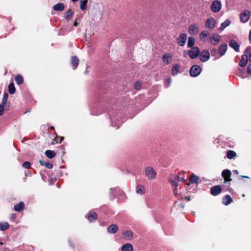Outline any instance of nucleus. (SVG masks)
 Wrapping results in <instances>:
<instances>
[{
    "label": "nucleus",
    "instance_id": "nucleus-56",
    "mask_svg": "<svg viewBox=\"0 0 251 251\" xmlns=\"http://www.w3.org/2000/svg\"><path fill=\"white\" fill-rule=\"evenodd\" d=\"M233 173H235V170H233Z\"/></svg>",
    "mask_w": 251,
    "mask_h": 251
},
{
    "label": "nucleus",
    "instance_id": "nucleus-3",
    "mask_svg": "<svg viewBox=\"0 0 251 251\" xmlns=\"http://www.w3.org/2000/svg\"><path fill=\"white\" fill-rule=\"evenodd\" d=\"M145 173L146 176H147L149 179H154L156 177V172L152 167H147L145 170Z\"/></svg>",
    "mask_w": 251,
    "mask_h": 251
},
{
    "label": "nucleus",
    "instance_id": "nucleus-22",
    "mask_svg": "<svg viewBox=\"0 0 251 251\" xmlns=\"http://www.w3.org/2000/svg\"><path fill=\"white\" fill-rule=\"evenodd\" d=\"M133 247L130 243H126L121 247V251H133Z\"/></svg>",
    "mask_w": 251,
    "mask_h": 251
},
{
    "label": "nucleus",
    "instance_id": "nucleus-15",
    "mask_svg": "<svg viewBox=\"0 0 251 251\" xmlns=\"http://www.w3.org/2000/svg\"><path fill=\"white\" fill-rule=\"evenodd\" d=\"M162 61L166 64H169L172 61V56L169 53H166L162 55Z\"/></svg>",
    "mask_w": 251,
    "mask_h": 251
},
{
    "label": "nucleus",
    "instance_id": "nucleus-24",
    "mask_svg": "<svg viewBox=\"0 0 251 251\" xmlns=\"http://www.w3.org/2000/svg\"><path fill=\"white\" fill-rule=\"evenodd\" d=\"M64 4L62 3H57L55 4L53 7V10L56 11H62L64 9Z\"/></svg>",
    "mask_w": 251,
    "mask_h": 251
},
{
    "label": "nucleus",
    "instance_id": "nucleus-9",
    "mask_svg": "<svg viewBox=\"0 0 251 251\" xmlns=\"http://www.w3.org/2000/svg\"><path fill=\"white\" fill-rule=\"evenodd\" d=\"M222 191L221 185H217L212 187L210 189V193L212 195L216 196L220 194Z\"/></svg>",
    "mask_w": 251,
    "mask_h": 251
},
{
    "label": "nucleus",
    "instance_id": "nucleus-17",
    "mask_svg": "<svg viewBox=\"0 0 251 251\" xmlns=\"http://www.w3.org/2000/svg\"><path fill=\"white\" fill-rule=\"evenodd\" d=\"M118 226L117 225L112 224L107 227V231L109 233L114 234L118 231Z\"/></svg>",
    "mask_w": 251,
    "mask_h": 251
},
{
    "label": "nucleus",
    "instance_id": "nucleus-18",
    "mask_svg": "<svg viewBox=\"0 0 251 251\" xmlns=\"http://www.w3.org/2000/svg\"><path fill=\"white\" fill-rule=\"evenodd\" d=\"M174 177L173 179L171 177L169 178V182L171 183V185L175 187H177L178 185V181L179 180V176H173Z\"/></svg>",
    "mask_w": 251,
    "mask_h": 251
},
{
    "label": "nucleus",
    "instance_id": "nucleus-47",
    "mask_svg": "<svg viewBox=\"0 0 251 251\" xmlns=\"http://www.w3.org/2000/svg\"><path fill=\"white\" fill-rule=\"evenodd\" d=\"M174 194L176 196L177 194V187H175L174 189Z\"/></svg>",
    "mask_w": 251,
    "mask_h": 251
},
{
    "label": "nucleus",
    "instance_id": "nucleus-16",
    "mask_svg": "<svg viewBox=\"0 0 251 251\" xmlns=\"http://www.w3.org/2000/svg\"><path fill=\"white\" fill-rule=\"evenodd\" d=\"M188 31L191 35L196 34L199 32V27L195 24H192L189 26Z\"/></svg>",
    "mask_w": 251,
    "mask_h": 251
},
{
    "label": "nucleus",
    "instance_id": "nucleus-39",
    "mask_svg": "<svg viewBox=\"0 0 251 251\" xmlns=\"http://www.w3.org/2000/svg\"><path fill=\"white\" fill-rule=\"evenodd\" d=\"M8 98V94L7 93H4L3 94V98H2V102H1V104H2V105H6L7 101Z\"/></svg>",
    "mask_w": 251,
    "mask_h": 251
},
{
    "label": "nucleus",
    "instance_id": "nucleus-14",
    "mask_svg": "<svg viewBox=\"0 0 251 251\" xmlns=\"http://www.w3.org/2000/svg\"><path fill=\"white\" fill-rule=\"evenodd\" d=\"M86 217L90 222L96 221L98 218L97 213L92 211H89Z\"/></svg>",
    "mask_w": 251,
    "mask_h": 251
},
{
    "label": "nucleus",
    "instance_id": "nucleus-51",
    "mask_svg": "<svg viewBox=\"0 0 251 251\" xmlns=\"http://www.w3.org/2000/svg\"><path fill=\"white\" fill-rule=\"evenodd\" d=\"M249 39H250V40L251 41V30L250 32Z\"/></svg>",
    "mask_w": 251,
    "mask_h": 251
},
{
    "label": "nucleus",
    "instance_id": "nucleus-13",
    "mask_svg": "<svg viewBox=\"0 0 251 251\" xmlns=\"http://www.w3.org/2000/svg\"><path fill=\"white\" fill-rule=\"evenodd\" d=\"M187 35L185 33H181L177 39L178 44L180 46L183 47L185 45Z\"/></svg>",
    "mask_w": 251,
    "mask_h": 251
},
{
    "label": "nucleus",
    "instance_id": "nucleus-30",
    "mask_svg": "<svg viewBox=\"0 0 251 251\" xmlns=\"http://www.w3.org/2000/svg\"><path fill=\"white\" fill-rule=\"evenodd\" d=\"M199 180V178L198 176L194 174L191 175L189 178V181L191 183H197Z\"/></svg>",
    "mask_w": 251,
    "mask_h": 251
},
{
    "label": "nucleus",
    "instance_id": "nucleus-5",
    "mask_svg": "<svg viewBox=\"0 0 251 251\" xmlns=\"http://www.w3.org/2000/svg\"><path fill=\"white\" fill-rule=\"evenodd\" d=\"M251 16V12L250 11L246 10L243 11L240 16V21L245 23L247 22Z\"/></svg>",
    "mask_w": 251,
    "mask_h": 251
},
{
    "label": "nucleus",
    "instance_id": "nucleus-8",
    "mask_svg": "<svg viewBox=\"0 0 251 251\" xmlns=\"http://www.w3.org/2000/svg\"><path fill=\"white\" fill-rule=\"evenodd\" d=\"M231 172L228 169H226L223 171L222 176L224 178V183L230 181L232 179L230 178Z\"/></svg>",
    "mask_w": 251,
    "mask_h": 251
},
{
    "label": "nucleus",
    "instance_id": "nucleus-48",
    "mask_svg": "<svg viewBox=\"0 0 251 251\" xmlns=\"http://www.w3.org/2000/svg\"><path fill=\"white\" fill-rule=\"evenodd\" d=\"M39 163H40V164L41 165H42V166L45 165V162H44L43 160H39Z\"/></svg>",
    "mask_w": 251,
    "mask_h": 251
},
{
    "label": "nucleus",
    "instance_id": "nucleus-52",
    "mask_svg": "<svg viewBox=\"0 0 251 251\" xmlns=\"http://www.w3.org/2000/svg\"><path fill=\"white\" fill-rule=\"evenodd\" d=\"M185 199L187 201H190V198L189 197H185Z\"/></svg>",
    "mask_w": 251,
    "mask_h": 251
},
{
    "label": "nucleus",
    "instance_id": "nucleus-41",
    "mask_svg": "<svg viewBox=\"0 0 251 251\" xmlns=\"http://www.w3.org/2000/svg\"><path fill=\"white\" fill-rule=\"evenodd\" d=\"M31 163L29 162L25 161L23 163L22 166L25 169H29L30 168Z\"/></svg>",
    "mask_w": 251,
    "mask_h": 251
},
{
    "label": "nucleus",
    "instance_id": "nucleus-29",
    "mask_svg": "<svg viewBox=\"0 0 251 251\" xmlns=\"http://www.w3.org/2000/svg\"><path fill=\"white\" fill-rule=\"evenodd\" d=\"M15 81L16 83L20 85L24 83L23 77L20 75H17L15 77Z\"/></svg>",
    "mask_w": 251,
    "mask_h": 251
},
{
    "label": "nucleus",
    "instance_id": "nucleus-21",
    "mask_svg": "<svg viewBox=\"0 0 251 251\" xmlns=\"http://www.w3.org/2000/svg\"><path fill=\"white\" fill-rule=\"evenodd\" d=\"M79 59L76 56H74L71 57V65L74 70H75L79 64Z\"/></svg>",
    "mask_w": 251,
    "mask_h": 251
},
{
    "label": "nucleus",
    "instance_id": "nucleus-31",
    "mask_svg": "<svg viewBox=\"0 0 251 251\" xmlns=\"http://www.w3.org/2000/svg\"><path fill=\"white\" fill-rule=\"evenodd\" d=\"M230 24V21L228 19H226L224 23H223L219 29L221 31H223L226 27L228 26Z\"/></svg>",
    "mask_w": 251,
    "mask_h": 251
},
{
    "label": "nucleus",
    "instance_id": "nucleus-44",
    "mask_svg": "<svg viewBox=\"0 0 251 251\" xmlns=\"http://www.w3.org/2000/svg\"><path fill=\"white\" fill-rule=\"evenodd\" d=\"M4 105H2V104H0V116L2 115L4 112Z\"/></svg>",
    "mask_w": 251,
    "mask_h": 251
},
{
    "label": "nucleus",
    "instance_id": "nucleus-20",
    "mask_svg": "<svg viewBox=\"0 0 251 251\" xmlns=\"http://www.w3.org/2000/svg\"><path fill=\"white\" fill-rule=\"evenodd\" d=\"M227 49V46L226 44H222L219 47L218 49V53L221 56H223L225 54Z\"/></svg>",
    "mask_w": 251,
    "mask_h": 251
},
{
    "label": "nucleus",
    "instance_id": "nucleus-36",
    "mask_svg": "<svg viewBox=\"0 0 251 251\" xmlns=\"http://www.w3.org/2000/svg\"><path fill=\"white\" fill-rule=\"evenodd\" d=\"M87 0H81L80 2V8L82 10H85L87 7Z\"/></svg>",
    "mask_w": 251,
    "mask_h": 251
},
{
    "label": "nucleus",
    "instance_id": "nucleus-32",
    "mask_svg": "<svg viewBox=\"0 0 251 251\" xmlns=\"http://www.w3.org/2000/svg\"><path fill=\"white\" fill-rule=\"evenodd\" d=\"M180 65L179 64L175 65L172 69V75H176L179 72Z\"/></svg>",
    "mask_w": 251,
    "mask_h": 251
},
{
    "label": "nucleus",
    "instance_id": "nucleus-1",
    "mask_svg": "<svg viewBox=\"0 0 251 251\" xmlns=\"http://www.w3.org/2000/svg\"><path fill=\"white\" fill-rule=\"evenodd\" d=\"M251 49L250 48L246 49L244 54L242 56L241 59L239 62V65L241 67H245L248 61V54L250 52Z\"/></svg>",
    "mask_w": 251,
    "mask_h": 251
},
{
    "label": "nucleus",
    "instance_id": "nucleus-25",
    "mask_svg": "<svg viewBox=\"0 0 251 251\" xmlns=\"http://www.w3.org/2000/svg\"><path fill=\"white\" fill-rule=\"evenodd\" d=\"M136 192L137 194L143 195L145 193V187L142 185H138L136 187Z\"/></svg>",
    "mask_w": 251,
    "mask_h": 251
},
{
    "label": "nucleus",
    "instance_id": "nucleus-43",
    "mask_svg": "<svg viewBox=\"0 0 251 251\" xmlns=\"http://www.w3.org/2000/svg\"><path fill=\"white\" fill-rule=\"evenodd\" d=\"M45 166H46V167L47 168L50 169H52L53 167V165L49 162H45Z\"/></svg>",
    "mask_w": 251,
    "mask_h": 251
},
{
    "label": "nucleus",
    "instance_id": "nucleus-53",
    "mask_svg": "<svg viewBox=\"0 0 251 251\" xmlns=\"http://www.w3.org/2000/svg\"><path fill=\"white\" fill-rule=\"evenodd\" d=\"M50 129H51V130H54V126H50Z\"/></svg>",
    "mask_w": 251,
    "mask_h": 251
},
{
    "label": "nucleus",
    "instance_id": "nucleus-12",
    "mask_svg": "<svg viewBox=\"0 0 251 251\" xmlns=\"http://www.w3.org/2000/svg\"><path fill=\"white\" fill-rule=\"evenodd\" d=\"M210 33L207 30L202 31L200 35V38L201 41L205 42L207 41L210 37Z\"/></svg>",
    "mask_w": 251,
    "mask_h": 251
},
{
    "label": "nucleus",
    "instance_id": "nucleus-34",
    "mask_svg": "<svg viewBox=\"0 0 251 251\" xmlns=\"http://www.w3.org/2000/svg\"><path fill=\"white\" fill-rule=\"evenodd\" d=\"M195 39L193 37H189L188 38V41L187 44V46L189 48H193L194 47V45L195 44Z\"/></svg>",
    "mask_w": 251,
    "mask_h": 251
},
{
    "label": "nucleus",
    "instance_id": "nucleus-49",
    "mask_svg": "<svg viewBox=\"0 0 251 251\" xmlns=\"http://www.w3.org/2000/svg\"><path fill=\"white\" fill-rule=\"evenodd\" d=\"M73 25L75 26H77L78 25V23L76 21H75Z\"/></svg>",
    "mask_w": 251,
    "mask_h": 251
},
{
    "label": "nucleus",
    "instance_id": "nucleus-2",
    "mask_svg": "<svg viewBox=\"0 0 251 251\" xmlns=\"http://www.w3.org/2000/svg\"><path fill=\"white\" fill-rule=\"evenodd\" d=\"M201 71V68L198 65H193L190 70V75L192 77H197Z\"/></svg>",
    "mask_w": 251,
    "mask_h": 251
},
{
    "label": "nucleus",
    "instance_id": "nucleus-42",
    "mask_svg": "<svg viewBox=\"0 0 251 251\" xmlns=\"http://www.w3.org/2000/svg\"><path fill=\"white\" fill-rule=\"evenodd\" d=\"M229 46L235 50V41L232 40L229 44Z\"/></svg>",
    "mask_w": 251,
    "mask_h": 251
},
{
    "label": "nucleus",
    "instance_id": "nucleus-40",
    "mask_svg": "<svg viewBox=\"0 0 251 251\" xmlns=\"http://www.w3.org/2000/svg\"><path fill=\"white\" fill-rule=\"evenodd\" d=\"M142 82L140 81H137L134 84V89L136 90H140L141 88Z\"/></svg>",
    "mask_w": 251,
    "mask_h": 251
},
{
    "label": "nucleus",
    "instance_id": "nucleus-46",
    "mask_svg": "<svg viewBox=\"0 0 251 251\" xmlns=\"http://www.w3.org/2000/svg\"><path fill=\"white\" fill-rule=\"evenodd\" d=\"M210 52L212 56H215L217 54V51L216 49H213L210 50Z\"/></svg>",
    "mask_w": 251,
    "mask_h": 251
},
{
    "label": "nucleus",
    "instance_id": "nucleus-7",
    "mask_svg": "<svg viewBox=\"0 0 251 251\" xmlns=\"http://www.w3.org/2000/svg\"><path fill=\"white\" fill-rule=\"evenodd\" d=\"M188 53L191 59H195L200 54V49L198 47H193L192 50H189Z\"/></svg>",
    "mask_w": 251,
    "mask_h": 251
},
{
    "label": "nucleus",
    "instance_id": "nucleus-54",
    "mask_svg": "<svg viewBox=\"0 0 251 251\" xmlns=\"http://www.w3.org/2000/svg\"><path fill=\"white\" fill-rule=\"evenodd\" d=\"M167 81H168V83H170V82H171V79H168V80H167Z\"/></svg>",
    "mask_w": 251,
    "mask_h": 251
},
{
    "label": "nucleus",
    "instance_id": "nucleus-4",
    "mask_svg": "<svg viewBox=\"0 0 251 251\" xmlns=\"http://www.w3.org/2000/svg\"><path fill=\"white\" fill-rule=\"evenodd\" d=\"M222 8L221 2L217 0L212 2L211 5V10L214 13L219 12Z\"/></svg>",
    "mask_w": 251,
    "mask_h": 251
},
{
    "label": "nucleus",
    "instance_id": "nucleus-26",
    "mask_svg": "<svg viewBox=\"0 0 251 251\" xmlns=\"http://www.w3.org/2000/svg\"><path fill=\"white\" fill-rule=\"evenodd\" d=\"M124 237L128 240H131L133 237V232L131 230H127L123 233Z\"/></svg>",
    "mask_w": 251,
    "mask_h": 251
},
{
    "label": "nucleus",
    "instance_id": "nucleus-38",
    "mask_svg": "<svg viewBox=\"0 0 251 251\" xmlns=\"http://www.w3.org/2000/svg\"><path fill=\"white\" fill-rule=\"evenodd\" d=\"M226 156L228 159H231L235 156V152L233 151L229 150L226 152Z\"/></svg>",
    "mask_w": 251,
    "mask_h": 251
},
{
    "label": "nucleus",
    "instance_id": "nucleus-33",
    "mask_svg": "<svg viewBox=\"0 0 251 251\" xmlns=\"http://www.w3.org/2000/svg\"><path fill=\"white\" fill-rule=\"evenodd\" d=\"M8 92L10 94H13L16 91V89L13 82H10L8 85Z\"/></svg>",
    "mask_w": 251,
    "mask_h": 251
},
{
    "label": "nucleus",
    "instance_id": "nucleus-10",
    "mask_svg": "<svg viewBox=\"0 0 251 251\" xmlns=\"http://www.w3.org/2000/svg\"><path fill=\"white\" fill-rule=\"evenodd\" d=\"M216 21L213 17L207 19L205 22V26L209 29H213L215 26Z\"/></svg>",
    "mask_w": 251,
    "mask_h": 251
},
{
    "label": "nucleus",
    "instance_id": "nucleus-23",
    "mask_svg": "<svg viewBox=\"0 0 251 251\" xmlns=\"http://www.w3.org/2000/svg\"><path fill=\"white\" fill-rule=\"evenodd\" d=\"M25 208V203L21 201L19 203L15 204L14 207V209L16 211L21 212Z\"/></svg>",
    "mask_w": 251,
    "mask_h": 251
},
{
    "label": "nucleus",
    "instance_id": "nucleus-57",
    "mask_svg": "<svg viewBox=\"0 0 251 251\" xmlns=\"http://www.w3.org/2000/svg\"><path fill=\"white\" fill-rule=\"evenodd\" d=\"M242 177H247V176H243Z\"/></svg>",
    "mask_w": 251,
    "mask_h": 251
},
{
    "label": "nucleus",
    "instance_id": "nucleus-28",
    "mask_svg": "<svg viewBox=\"0 0 251 251\" xmlns=\"http://www.w3.org/2000/svg\"><path fill=\"white\" fill-rule=\"evenodd\" d=\"M45 153L46 156L50 159L54 158L56 155L55 152L51 150H47Z\"/></svg>",
    "mask_w": 251,
    "mask_h": 251
},
{
    "label": "nucleus",
    "instance_id": "nucleus-6",
    "mask_svg": "<svg viewBox=\"0 0 251 251\" xmlns=\"http://www.w3.org/2000/svg\"><path fill=\"white\" fill-rule=\"evenodd\" d=\"M200 59L201 62H204L207 61L210 58V52L207 50H202L201 53H200Z\"/></svg>",
    "mask_w": 251,
    "mask_h": 251
},
{
    "label": "nucleus",
    "instance_id": "nucleus-35",
    "mask_svg": "<svg viewBox=\"0 0 251 251\" xmlns=\"http://www.w3.org/2000/svg\"><path fill=\"white\" fill-rule=\"evenodd\" d=\"M9 227V225L8 223H0V230L4 231L7 230Z\"/></svg>",
    "mask_w": 251,
    "mask_h": 251
},
{
    "label": "nucleus",
    "instance_id": "nucleus-11",
    "mask_svg": "<svg viewBox=\"0 0 251 251\" xmlns=\"http://www.w3.org/2000/svg\"><path fill=\"white\" fill-rule=\"evenodd\" d=\"M220 38L221 37L219 34L214 33L210 38V43L214 46L217 45L219 43Z\"/></svg>",
    "mask_w": 251,
    "mask_h": 251
},
{
    "label": "nucleus",
    "instance_id": "nucleus-27",
    "mask_svg": "<svg viewBox=\"0 0 251 251\" xmlns=\"http://www.w3.org/2000/svg\"><path fill=\"white\" fill-rule=\"evenodd\" d=\"M74 12H75V11L73 10H72V9H69L66 12L65 17V19L67 21H70L71 19L72 16L73 15Z\"/></svg>",
    "mask_w": 251,
    "mask_h": 251
},
{
    "label": "nucleus",
    "instance_id": "nucleus-19",
    "mask_svg": "<svg viewBox=\"0 0 251 251\" xmlns=\"http://www.w3.org/2000/svg\"><path fill=\"white\" fill-rule=\"evenodd\" d=\"M233 200L229 195H227L222 198V203L225 205L229 204Z\"/></svg>",
    "mask_w": 251,
    "mask_h": 251
},
{
    "label": "nucleus",
    "instance_id": "nucleus-50",
    "mask_svg": "<svg viewBox=\"0 0 251 251\" xmlns=\"http://www.w3.org/2000/svg\"><path fill=\"white\" fill-rule=\"evenodd\" d=\"M239 49V45L236 43V52L238 51Z\"/></svg>",
    "mask_w": 251,
    "mask_h": 251
},
{
    "label": "nucleus",
    "instance_id": "nucleus-37",
    "mask_svg": "<svg viewBox=\"0 0 251 251\" xmlns=\"http://www.w3.org/2000/svg\"><path fill=\"white\" fill-rule=\"evenodd\" d=\"M64 140V137L63 136L58 137L56 136L54 139L52 140L51 144H54L55 143H60Z\"/></svg>",
    "mask_w": 251,
    "mask_h": 251
},
{
    "label": "nucleus",
    "instance_id": "nucleus-55",
    "mask_svg": "<svg viewBox=\"0 0 251 251\" xmlns=\"http://www.w3.org/2000/svg\"><path fill=\"white\" fill-rule=\"evenodd\" d=\"M3 243L2 242H0V245H3Z\"/></svg>",
    "mask_w": 251,
    "mask_h": 251
},
{
    "label": "nucleus",
    "instance_id": "nucleus-45",
    "mask_svg": "<svg viewBox=\"0 0 251 251\" xmlns=\"http://www.w3.org/2000/svg\"><path fill=\"white\" fill-rule=\"evenodd\" d=\"M247 73L248 74L251 76V64H249L247 67Z\"/></svg>",
    "mask_w": 251,
    "mask_h": 251
}]
</instances>
